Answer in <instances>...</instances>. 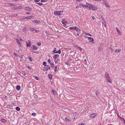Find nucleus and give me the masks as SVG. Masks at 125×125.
Wrapping results in <instances>:
<instances>
[{
    "label": "nucleus",
    "mask_w": 125,
    "mask_h": 125,
    "mask_svg": "<svg viewBox=\"0 0 125 125\" xmlns=\"http://www.w3.org/2000/svg\"><path fill=\"white\" fill-rule=\"evenodd\" d=\"M62 12L63 11H60L58 12H57V11H54V13L55 15L58 16L61 15L62 14L61 12Z\"/></svg>",
    "instance_id": "obj_1"
},
{
    "label": "nucleus",
    "mask_w": 125,
    "mask_h": 125,
    "mask_svg": "<svg viewBox=\"0 0 125 125\" xmlns=\"http://www.w3.org/2000/svg\"><path fill=\"white\" fill-rule=\"evenodd\" d=\"M86 7H89L90 9L92 10H94V9H93L94 8H93L92 7H93V6L88 3H86Z\"/></svg>",
    "instance_id": "obj_2"
},
{
    "label": "nucleus",
    "mask_w": 125,
    "mask_h": 125,
    "mask_svg": "<svg viewBox=\"0 0 125 125\" xmlns=\"http://www.w3.org/2000/svg\"><path fill=\"white\" fill-rule=\"evenodd\" d=\"M50 67L48 65H47L44 67L43 69V70L44 71L45 70L47 71L49 69H50Z\"/></svg>",
    "instance_id": "obj_3"
},
{
    "label": "nucleus",
    "mask_w": 125,
    "mask_h": 125,
    "mask_svg": "<svg viewBox=\"0 0 125 125\" xmlns=\"http://www.w3.org/2000/svg\"><path fill=\"white\" fill-rule=\"evenodd\" d=\"M97 115H98L97 113L92 114L90 115V116L91 117L93 118L95 117L96 116H97Z\"/></svg>",
    "instance_id": "obj_4"
},
{
    "label": "nucleus",
    "mask_w": 125,
    "mask_h": 125,
    "mask_svg": "<svg viewBox=\"0 0 125 125\" xmlns=\"http://www.w3.org/2000/svg\"><path fill=\"white\" fill-rule=\"evenodd\" d=\"M107 82H109L110 83H112L110 77L106 78Z\"/></svg>",
    "instance_id": "obj_5"
},
{
    "label": "nucleus",
    "mask_w": 125,
    "mask_h": 125,
    "mask_svg": "<svg viewBox=\"0 0 125 125\" xmlns=\"http://www.w3.org/2000/svg\"><path fill=\"white\" fill-rule=\"evenodd\" d=\"M51 93L52 94H53L55 95H56L57 94V92L53 90H52L51 91Z\"/></svg>",
    "instance_id": "obj_6"
},
{
    "label": "nucleus",
    "mask_w": 125,
    "mask_h": 125,
    "mask_svg": "<svg viewBox=\"0 0 125 125\" xmlns=\"http://www.w3.org/2000/svg\"><path fill=\"white\" fill-rule=\"evenodd\" d=\"M65 118L66 121L67 122H69L70 121V119L69 117H66Z\"/></svg>",
    "instance_id": "obj_7"
},
{
    "label": "nucleus",
    "mask_w": 125,
    "mask_h": 125,
    "mask_svg": "<svg viewBox=\"0 0 125 125\" xmlns=\"http://www.w3.org/2000/svg\"><path fill=\"white\" fill-rule=\"evenodd\" d=\"M105 77L106 78L110 77L109 75L107 72H105Z\"/></svg>",
    "instance_id": "obj_8"
},
{
    "label": "nucleus",
    "mask_w": 125,
    "mask_h": 125,
    "mask_svg": "<svg viewBox=\"0 0 125 125\" xmlns=\"http://www.w3.org/2000/svg\"><path fill=\"white\" fill-rule=\"evenodd\" d=\"M88 40H90L89 42H92L94 41V40L93 38L91 37H88Z\"/></svg>",
    "instance_id": "obj_9"
},
{
    "label": "nucleus",
    "mask_w": 125,
    "mask_h": 125,
    "mask_svg": "<svg viewBox=\"0 0 125 125\" xmlns=\"http://www.w3.org/2000/svg\"><path fill=\"white\" fill-rule=\"evenodd\" d=\"M101 18L102 21H104V22L103 21L102 22L103 24H104V23H105V22L104 21V17H103L102 16H101Z\"/></svg>",
    "instance_id": "obj_10"
},
{
    "label": "nucleus",
    "mask_w": 125,
    "mask_h": 125,
    "mask_svg": "<svg viewBox=\"0 0 125 125\" xmlns=\"http://www.w3.org/2000/svg\"><path fill=\"white\" fill-rule=\"evenodd\" d=\"M25 9L26 10L28 11H31L32 10V9L31 8H30L29 7L27 8V7H25Z\"/></svg>",
    "instance_id": "obj_11"
},
{
    "label": "nucleus",
    "mask_w": 125,
    "mask_h": 125,
    "mask_svg": "<svg viewBox=\"0 0 125 125\" xmlns=\"http://www.w3.org/2000/svg\"><path fill=\"white\" fill-rule=\"evenodd\" d=\"M32 48L35 50H37L38 49V48L36 46L34 45H32Z\"/></svg>",
    "instance_id": "obj_12"
},
{
    "label": "nucleus",
    "mask_w": 125,
    "mask_h": 125,
    "mask_svg": "<svg viewBox=\"0 0 125 125\" xmlns=\"http://www.w3.org/2000/svg\"><path fill=\"white\" fill-rule=\"evenodd\" d=\"M32 22H34L35 23H39L40 21H37V20H34L33 21H32Z\"/></svg>",
    "instance_id": "obj_13"
},
{
    "label": "nucleus",
    "mask_w": 125,
    "mask_h": 125,
    "mask_svg": "<svg viewBox=\"0 0 125 125\" xmlns=\"http://www.w3.org/2000/svg\"><path fill=\"white\" fill-rule=\"evenodd\" d=\"M20 85H17L16 87V89L18 91L20 89Z\"/></svg>",
    "instance_id": "obj_14"
},
{
    "label": "nucleus",
    "mask_w": 125,
    "mask_h": 125,
    "mask_svg": "<svg viewBox=\"0 0 125 125\" xmlns=\"http://www.w3.org/2000/svg\"><path fill=\"white\" fill-rule=\"evenodd\" d=\"M17 43L19 44V46H21V44L20 41L19 40H18L17 39Z\"/></svg>",
    "instance_id": "obj_15"
},
{
    "label": "nucleus",
    "mask_w": 125,
    "mask_h": 125,
    "mask_svg": "<svg viewBox=\"0 0 125 125\" xmlns=\"http://www.w3.org/2000/svg\"><path fill=\"white\" fill-rule=\"evenodd\" d=\"M59 55L58 54H55V55L53 58L54 59H56L57 57H59Z\"/></svg>",
    "instance_id": "obj_16"
},
{
    "label": "nucleus",
    "mask_w": 125,
    "mask_h": 125,
    "mask_svg": "<svg viewBox=\"0 0 125 125\" xmlns=\"http://www.w3.org/2000/svg\"><path fill=\"white\" fill-rule=\"evenodd\" d=\"M32 17L31 16H27L25 18L27 19H31L32 18Z\"/></svg>",
    "instance_id": "obj_17"
},
{
    "label": "nucleus",
    "mask_w": 125,
    "mask_h": 125,
    "mask_svg": "<svg viewBox=\"0 0 125 125\" xmlns=\"http://www.w3.org/2000/svg\"><path fill=\"white\" fill-rule=\"evenodd\" d=\"M48 77L50 79H52V76L51 74H49L48 75Z\"/></svg>",
    "instance_id": "obj_18"
},
{
    "label": "nucleus",
    "mask_w": 125,
    "mask_h": 125,
    "mask_svg": "<svg viewBox=\"0 0 125 125\" xmlns=\"http://www.w3.org/2000/svg\"><path fill=\"white\" fill-rule=\"evenodd\" d=\"M116 29L118 33L119 34H120V32L119 30L118 29V28L117 27H116Z\"/></svg>",
    "instance_id": "obj_19"
},
{
    "label": "nucleus",
    "mask_w": 125,
    "mask_h": 125,
    "mask_svg": "<svg viewBox=\"0 0 125 125\" xmlns=\"http://www.w3.org/2000/svg\"><path fill=\"white\" fill-rule=\"evenodd\" d=\"M74 29L77 31L78 30V27L76 26H75L74 27Z\"/></svg>",
    "instance_id": "obj_20"
},
{
    "label": "nucleus",
    "mask_w": 125,
    "mask_h": 125,
    "mask_svg": "<svg viewBox=\"0 0 125 125\" xmlns=\"http://www.w3.org/2000/svg\"><path fill=\"white\" fill-rule=\"evenodd\" d=\"M121 51V49H119L118 50H117L116 49L115 51V52H116L117 53V52H119L120 51Z\"/></svg>",
    "instance_id": "obj_21"
},
{
    "label": "nucleus",
    "mask_w": 125,
    "mask_h": 125,
    "mask_svg": "<svg viewBox=\"0 0 125 125\" xmlns=\"http://www.w3.org/2000/svg\"><path fill=\"white\" fill-rule=\"evenodd\" d=\"M84 33L86 35H87L89 36H91V35L89 33H88L84 32Z\"/></svg>",
    "instance_id": "obj_22"
},
{
    "label": "nucleus",
    "mask_w": 125,
    "mask_h": 125,
    "mask_svg": "<svg viewBox=\"0 0 125 125\" xmlns=\"http://www.w3.org/2000/svg\"><path fill=\"white\" fill-rule=\"evenodd\" d=\"M55 53H57L59 54H60L61 53V51L60 50H59L57 52H55Z\"/></svg>",
    "instance_id": "obj_23"
},
{
    "label": "nucleus",
    "mask_w": 125,
    "mask_h": 125,
    "mask_svg": "<svg viewBox=\"0 0 125 125\" xmlns=\"http://www.w3.org/2000/svg\"><path fill=\"white\" fill-rule=\"evenodd\" d=\"M80 6L83 7H86V5H84L82 4H81Z\"/></svg>",
    "instance_id": "obj_24"
},
{
    "label": "nucleus",
    "mask_w": 125,
    "mask_h": 125,
    "mask_svg": "<svg viewBox=\"0 0 125 125\" xmlns=\"http://www.w3.org/2000/svg\"><path fill=\"white\" fill-rule=\"evenodd\" d=\"M92 7L93 8H94L93 9H94L93 10H96L97 9V8L96 7L94 6H93V7Z\"/></svg>",
    "instance_id": "obj_25"
},
{
    "label": "nucleus",
    "mask_w": 125,
    "mask_h": 125,
    "mask_svg": "<svg viewBox=\"0 0 125 125\" xmlns=\"http://www.w3.org/2000/svg\"><path fill=\"white\" fill-rule=\"evenodd\" d=\"M1 121L3 123L6 122V120L5 119H1Z\"/></svg>",
    "instance_id": "obj_26"
},
{
    "label": "nucleus",
    "mask_w": 125,
    "mask_h": 125,
    "mask_svg": "<svg viewBox=\"0 0 125 125\" xmlns=\"http://www.w3.org/2000/svg\"><path fill=\"white\" fill-rule=\"evenodd\" d=\"M20 109V108L18 107H17L16 108V109L18 111H19Z\"/></svg>",
    "instance_id": "obj_27"
},
{
    "label": "nucleus",
    "mask_w": 125,
    "mask_h": 125,
    "mask_svg": "<svg viewBox=\"0 0 125 125\" xmlns=\"http://www.w3.org/2000/svg\"><path fill=\"white\" fill-rule=\"evenodd\" d=\"M30 30L31 31H35V29H34V28H30Z\"/></svg>",
    "instance_id": "obj_28"
},
{
    "label": "nucleus",
    "mask_w": 125,
    "mask_h": 125,
    "mask_svg": "<svg viewBox=\"0 0 125 125\" xmlns=\"http://www.w3.org/2000/svg\"><path fill=\"white\" fill-rule=\"evenodd\" d=\"M31 45L30 43L29 44H28L27 43V46L28 47H30L31 46Z\"/></svg>",
    "instance_id": "obj_29"
},
{
    "label": "nucleus",
    "mask_w": 125,
    "mask_h": 125,
    "mask_svg": "<svg viewBox=\"0 0 125 125\" xmlns=\"http://www.w3.org/2000/svg\"><path fill=\"white\" fill-rule=\"evenodd\" d=\"M46 62H43V65H44V66H46L47 65H46Z\"/></svg>",
    "instance_id": "obj_30"
},
{
    "label": "nucleus",
    "mask_w": 125,
    "mask_h": 125,
    "mask_svg": "<svg viewBox=\"0 0 125 125\" xmlns=\"http://www.w3.org/2000/svg\"><path fill=\"white\" fill-rule=\"evenodd\" d=\"M105 5L107 7H110V6H109V5H108V4L107 3H105Z\"/></svg>",
    "instance_id": "obj_31"
},
{
    "label": "nucleus",
    "mask_w": 125,
    "mask_h": 125,
    "mask_svg": "<svg viewBox=\"0 0 125 125\" xmlns=\"http://www.w3.org/2000/svg\"><path fill=\"white\" fill-rule=\"evenodd\" d=\"M51 66L53 68L54 67V64L53 63H51Z\"/></svg>",
    "instance_id": "obj_32"
},
{
    "label": "nucleus",
    "mask_w": 125,
    "mask_h": 125,
    "mask_svg": "<svg viewBox=\"0 0 125 125\" xmlns=\"http://www.w3.org/2000/svg\"><path fill=\"white\" fill-rule=\"evenodd\" d=\"M36 3L38 4H39V5H41L43 4L42 3H40V2L37 3Z\"/></svg>",
    "instance_id": "obj_33"
},
{
    "label": "nucleus",
    "mask_w": 125,
    "mask_h": 125,
    "mask_svg": "<svg viewBox=\"0 0 125 125\" xmlns=\"http://www.w3.org/2000/svg\"><path fill=\"white\" fill-rule=\"evenodd\" d=\"M9 5H10L11 6H14L15 5V4H11L10 3H9Z\"/></svg>",
    "instance_id": "obj_34"
},
{
    "label": "nucleus",
    "mask_w": 125,
    "mask_h": 125,
    "mask_svg": "<svg viewBox=\"0 0 125 125\" xmlns=\"http://www.w3.org/2000/svg\"><path fill=\"white\" fill-rule=\"evenodd\" d=\"M17 14H15L14 15H12L11 16L12 17H14L15 16H17Z\"/></svg>",
    "instance_id": "obj_35"
},
{
    "label": "nucleus",
    "mask_w": 125,
    "mask_h": 125,
    "mask_svg": "<svg viewBox=\"0 0 125 125\" xmlns=\"http://www.w3.org/2000/svg\"><path fill=\"white\" fill-rule=\"evenodd\" d=\"M29 59L30 61L31 62L32 61V58L31 57H29Z\"/></svg>",
    "instance_id": "obj_36"
},
{
    "label": "nucleus",
    "mask_w": 125,
    "mask_h": 125,
    "mask_svg": "<svg viewBox=\"0 0 125 125\" xmlns=\"http://www.w3.org/2000/svg\"><path fill=\"white\" fill-rule=\"evenodd\" d=\"M70 29L71 30H73L74 29V27H70Z\"/></svg>",
    "instance_id": "obj_37"
},
{
    "label": "nucleus",
    "mask_w": 125,
    "mask_h": 125,
    "mask_svg": "<svg viewBox=\"0 0 125 125\" xmlns=\"http://www.w3.org/2000/svg\"><path fill=\"white\" fill-rule=\"evenodd\" d=\"M36 115V114L35 113H33L31 115L34 116H35Z\"/></svg>",
    "instance_id": "obj_38"
},
{
    "label": "nucleus",
    "mask_w": 125,
    "mask_h": 125,
    "mask_svg": "<svg viewBox=\"0 0 125 125\" xmlns=\"http://www.w3.org/2000/svg\"><path fill=\"white\" fill-rule=\"evenodd\" d=\"M47 0H41V1L42 2H46Z\"/></svg>",
    "instance_id": "obj_39"
},
{
    "label": "nucleus",
    "mask_w": 125,
    "mask_h": 125,
    "mask_svg": "<svg viewBox=\"0 0 125 125\" xmlns=\"http://www.w3.org/2000/svg\"><path fill=\"white\" fill-rule=\"evenodd\" d=\"M36 2H38L40 1V0H34Z\"/></svg>",
    "instance_id": "obj_40"
},
{
    "label": "nucleus",
    "mask_w": 125,
    "mask_h": 125,
    "mask_svg": "<svg viewBox=\"0 0 125 125\" xmlns=\"http://www.w3.org/2000/svg\"><path fill=\"white\" fill-rule=\"evenodd\" d=\"M37 43H38L37 45H38L40 46V45H41V43L40 42H38Z\"/></svg>",
    "instance_id": "obj_41"
},
{
    "label": "nucleus",
    "mask_w": 125,
    "mask_h": 125,
    "mask_svg": "<svg viewBox=\"0 0 125 125\" xmlns=\"http://www.w3.org/2000/svg\"><path fill=\"white\" fill-rule=\"evenodd\" d=\"M56 48H54L53 51V52L54 53H55V52H55L56 51Z\"/></svg>",
    "instance_id": "obj_42"
},
{
    "label": "nucleus",
    "mask_w": 125,
    "mask_h": 125,
    "mask_svg": "<svg viewBox=\"0 0 125 125\" xmlns=\"http://www.w3.org/2000/svg\"><path fill=\"white\" fill-rule=\"evenodd\" d=\"M26 67L28 68L29 69H31V68L30 67H29V66H26Z\"/></svg>",
    "instance_id": "obj_43"
},
{
    "label": "nucleus",
    "mask_w": 125,
    "mask_h": 125,
    "mask_svg": "<svg viewBox=\"0 0 125 125\" xmlns=\"http://www.w3.org/2000/svg\"><path fill=\"white\" fill-rule=\"evenodd\" d=\"M35 79L37 80H39L38 78L36 76Z\"/></svg>",
    "instance_id": "obj_44"
},
{
    "label": "nucleus",
    "mask_w": 125,
    "mask_h": 125,
    "mask_svg": "<svg viewBox=\"0 0 125 125\" xmlns=\"http://www.w3.org/2000/svg\"><path fill=\"white\" fill-rule=\"evenodd\" d=\"M78 49L79 50H81L82 49L80 47H78Z\"/></svg>",
    "instance_id": "obj_45"
},
{
    "label": "nucleus",
    "mask_w": 125,
    "mask_h": 125,
    "mask_svg": "<svg viewBox=\"0 0 125 125\" xmlns=\"http://www.w3.org/2000/svg\"><path fill=\"white\" fill-rule=\"evenodd\" d=\"M48 62H49V63H50L51 62V60L50 59H48Z\"/></svg>",
    "instance_id": "obj_46"
},
{
    "label": "nucleus",
    "mask_w": 125,
    "mask_h": 125,
    "mask_svg": "<svg viewBox=\"0 0 125 125\" xmlns=\"http://www.w3.org/2000/svg\"><path fill=\"white\" fill-rule=\"evenodd\" d=\"M35 32H39V31L38 30H35Z\"/></svg>",
    "instance_id": "obj_47"
},
{
    "label": "nucleus",
    "mask_w": 125,
    "mask_h": 125,
    "mask_svg": "<svg viewBox=\"0 0 125 125\" xmlns=\"http://www.w3.org/2000/svg\"><path fill=\"white\" fill-rule=\"evenodd\" d=\"M17 7L19 8H18L19 9H21L22 8V7L21 6H20L19 7Z\"/></svg>",
    "instance_id": "obj_48"
},
{
    "label": "nucleus",
    "mask_w": 125,
    "mask_h": 125,
    "mask_svg": "<svg viewBox=\"0 0 125 125\" xmlns=\"http://www.w3.org/2000/svg\"><path fill=\"white\" fill-rule=\"evenodd\" d=\"M110 50L112 51H113V49H112L111 48H110Z\"/></svg>",
    "instance_id": "obj_49"
},
{
    "label": "nucleus",
    "mask_w": 125,
    "mask_h": 125,
    "mask_svg": "<svg viewBox=\"0 0 125 125\" xmlns=\"http://www.w3.org/2000/svg\"><path fill=\"white\" fill-rule=\"evenodd\" d=\"M98 92L97 91L95 93L96 94V95H97L98 94Z\"/></svg>",
    "instance_id": "obj_50"
},
{
    "label": "nucleus",
    "mask_w": 125,
    "mask_h": 125,
    "mask_svg": "<svg viewBox=\"0 0 125 125\" xmlns=\"http://www.w3.org/2000/svg\"><path fill=\"white\" fill-rule=\"evenodd\" d=\"M62 24H64L65 25H66V24H65V23H64L63 22H62Z\"/></svg>",
    "instance_id": "obj_51"
},
{
    "label": "nucleus",
    "mask_w": 125,
    "mask_h": 125,
    "mask_svg": "<svg viewBox=\"0 0 125 125\" xmlns=\"http://www.w3.org/2000/svg\"><path fill=\"white\" fill-rule=\"evenodd\" d=\"M14 54L16 56H17V54L15 52H14Z\"/></svg>",
    "instance_id": "obj_52"
},
{
    "label": "nucleus",
    "mask_w": 125,
    "mask_h": 125,
    "mask_svg": "<svg viewBox=\"0 0 125 125\" xmlns=\"http://www.w3.org/2000/svg\"><path fill=\"white\" fill-rule=\"evenodd\" d=\"M77 36H79V33H77Z\"/></svg>",
    "instance_id": "obj_53"
},
{
    "label": "nucleus",
    "mask_w": 125,
    "mask_h": 125,
    "mask_svg": "<svg viewBox=\"0 0 125 125\" xmlns=\"http://www.w3.org/2000/svg\"><path fill=\"white\" fill-rule=\"evenodd\" d=\"M55 69H56L57 68V66H55Z\"/></svg>",
    "instance_id": "obj_54"
},
{
    "label": "nucleus",
    "mask_w": 125,
    "mask_h": 125,
    "mask_svg": "<svg viewBox=\"0 0 125 125\" xmlns=\"http://www.w3.org/2000/svg\"><path fill=\"white\" fill-rule=\"evenodd\" d=\"M80 125H84V124L83 123H82Z\"/></svg>",
    "instance_id": "obj_55"
},
{
    "label": "nucleus",
    "mask_w": 125,
    "mask_h": 125,
    "mask_svg": "<svg viewBox=\"0 0 125 125\" xmlns=\"http://www.w3.org/2000/svg\"><path fill=\"white\" fill-rule=\"evenodd\" d=\"M121 119L123 120H124V119L123 118H121Z\"/></svg>",
    "instance_id": "obj_56"
},
{
    "label": "nucleus",
    "mask_w": 125,
    "mask_h": 125,
    "mask_svg": "<svg viewBox=\"0 0 125 125\" xmlns=\"http://www.w3.org/2000/svg\"><path fill=\"white\" fill-rule=\"evenodd\" d=\"M17 7H16V8H15V9H18V8H17Z\"/></svg>",
    "instance_id": "obj_57"
},
{
    "label": "nucleus",
    "mask_w": 125,
    "mask_h": 125,
    "mask_svg": "<svg viewBox=\"0 0 125 125\" xmlns=\"http://www.w3.org/2000/svg\"><path fill=\"white\" fill-rule=\"evenodd\" d=\"M77 0L79 1H81V0Z\"/></svg>",
    "instance_id": "obj_58"
},
{
    "label": "nucleus",
    "mask_w": 125,
    "mask_h": 125,
    "mask_svg": "<svg viewBox=\"0 0 125 125\" xmlns=\"http://www.w3.org/2000/svg\"><path fill=\"white\" fill-rule=\"evenodd\" d=\"M57 69H55V70H54V71H55V72H56V71H57Z\"/></svg>",
    "instance_id": "obj_59"
},
{
    "label": "nucleus",
    "mask_w": 125,
    "mask_h": 125,
    "mask_svg": "<svg viewBox=\"0 0 125 125\" xmlns=\"http://www.w3.org/2000/svg\"><path fill=\"white\" fill-rule=\"evenodd\" d=\"M104 26L105 27V26H106V24H105V23H104Z\"/></svg>",
    "instance_id": "obj_60"
},
{
    "label": "nucleus",
    "mask_w": 125,
    "mask_h": 125,
    "mask_svg": "<svg viewBox=\"0 0 125 125\" xmlns=\"http://www.w3.org/2000/svg\"><path fill=\"white\" fill-rule=\"evenodd\" d=\"M26 13L27 14H30V13H29V12Z\"/></svg>",
    "instance_id": "obj_61"
},
{
    "label": "nucleus",
    "mask_w": 125,
    "mask_h": 125,
    "mask_svg": "<svg viewBox=\"0 0 125 125\" xmlns=\"http://www.w3.org/2000/svg\"><path fill=\"white\" fill-rule=\"evenodd\" d=\"M123 121H124V123H125V120H124Z\"/></svg>",
    "instance_id": "obj_62"
},
{
    "label": "nucleus",
    "mask_w": 125,
    "mask_h": 125,
    "mask_svg": "<svg viewBox=\"0 0 125 125\" xmlns=\"http://www.w3.org/2000/svg\"><path fill=\"white\" fill-rule=\"evenodd\" d=\"M84 62H86V60H84Z\"/></svg>",
    "instance_id": "obj_63"
},
{
    "label": "nucleus",
    "mask_w": 125,
    "mask_h": 125,
    "mask_svg": "<svg viewBox=\"0 0 125 125\" xmlns=\"http://www.w3.org/2000/svg\"><path fill=\"white\" fill-rule=\"evenodd\" d=\"M108 125H112V124H109Z\"/></svg>",
    "instance_id": "obj_64"
}]
</instances>
